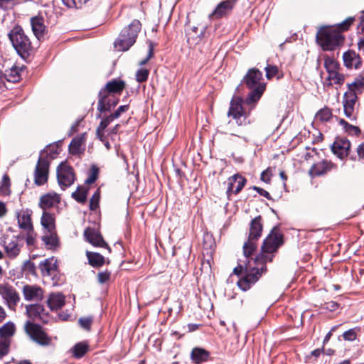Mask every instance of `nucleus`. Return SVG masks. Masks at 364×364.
I'll list each match as a JSON object with an SVG mask.
<instances>
[{"label": "nucleus", "mask_w": 364, "mask_h": 364, "mask_svg": "<svg viewBox=\"0 0 364 364\" xmlns=\"http://www.w3.org/2000/svg\"><path fill=\"white\" fill-rule=\"evenodd\" d=\"M114 119L111 114L105 117H103L97 128H100V129L105 130Z\"/></svg>", "instance_id": "864d4df0"}, {"label": "nucleus", "mask_w": 364, "mask_h": 364, "mask_svg": "<svg viewBox=\"0 0 364 364\" xmlns=\"http://www.w3.org/2000/svg\"><path fill=\"white\" fill-rule=\"evenodd\" d=\"M210 353L201 348L196 347L193 348L191 353V358L196 364L207 361L209 360Z\"/></svg>", "instance_id": "c85d7f7f"}, {"label": "nucleus", "mask_w": 364, "mask_h": 364, "mask_svg": "<svg viewBox=\"0 0 364 364\" xmlns=\"http://www.w3.org/2000/svg\"><path fill=\"white\" fill-rule=\"evenodd\" d=\"M24 328L30 338L38 345L47 346L50 344V338L43 331L41 326L27 321Z\"/></svg>", "instance_id": "1a4fd4ad"}, {"label": "nucleus", "mask_w": 364, "mask_h": 364, "mask_svg": "<svg viewBox=\"0 0 364 364\" xmlns=\"http://www.w3.org/2000/svg\"><path fill=\"white\" fill-rule=\"evenodd\" d=\"M149 71L146 68H141L136 73V80L139 82H145L149 76Z\"/></svg>", "instance_id": "a18cd8bd"}, {"label": "nucleus", "mask_w": 364, "mask_h": 364, "mask_svg": "<svg viewBox=\"0 0 364 364\" xmlns=\"http://www.w3.org/2000/svg\"><path fill=\"white\" fill-rule=\"evenodd\" d=\"M358 160L364 164V142L359 144L356 149Z\"/></svg>", "instance_id": "4d7b16f0"}, {"label": "nucleus", "mask_w": 364, "mask_h": 364, "mask_svg": "<svg viewBox=\"0 0 364 364\" xmlns=\"http://www.w3.org/2000/svg\"><path fill=\"white\" fill-rule=\"evenodd\" d=\"M358 97L357 93L353 90H348L344 94L343 100L348 102L350 104L355 105L357 101Z\"/></svg>", "instance_id": "49530a36"}, {"label": "nucleus", "mask_w": 364, "mask_h": 364, "mask_svg": "<svg viewBox=\"0 0 364 364\" xmlns=\"http://www.w3.org/2000/svg\"><path fill=\"white\" fill-rule=\"evenodd\" d=\"M10 178L9 176L6 173L3 176L2 180L0 183V193L4 196L9 195L10 193Z\"/></svg>", "instance_id": "4c0bfd02"}, {"label": "nucleus", "mask_w": 364, "mask_h": 364, "mask_svg": "<svg viewBox=\"0 0 364 364\" xmlns=\"http://www.w3.org/2000/svg\"><path fill=\"white\" fill-rule=\"evenodd\" d=\"M89 350V345L86 341L76 343L72 348L71 352L75 358H82Z\"/></svg>", "instance_id": "473e14b6"}, {"label": "nucleus", "mask_w": 364, "mask_h": 364, "mask_svg": "<svg viewBox=\"0 0 364 364\" xmlns=\"http://www.w3.org/2000/svg\"><path fill=\"white\" fill-rule=\"evenodd\" d=\"M84 236L86 240L93 246L105 247L109 250V252H111V248L104 240L101 234L94 228H86L84 231Z\"/></svg>", "instance_id": "4468645a"}, {"label": "nucleus", "mask_w": 364, "mask_h": 364, "mask_svg": "<svg viewBox=\"0 0 364 364\" xmlns=\"http://www.w3.org/2000/svg\"><path fill=\"white\" fill-rule=\"evenodd\" d=\"M49 169L48 161L40 156L34 172V181L35 183L38 186H42L46 183L48 181Z\"/></svg>", "instance_id": "9b49d317"}, {"label": "nucleus", "mask_w": 364, "mask_h": 364, "mask_svg": "<svg viewBox=\"0 0 364 364\" xmlns=\"http://www.w3.org/2000/svg\"><path fill=\"white\" fill-rule=\"evenodd\" d=\"M0 294L9 305H16L19 300L16 290L8 284L0 285Z\"/></svg>", "instance_id": "6ab92c4d"}, {"label": "nucleus", "mask_w": 364, "mask_h": 364, "mask_svg": "<svg viewBox=\"0 0 364 364\" xmlns=\"http://www.w3.org/2000/svg\"><path fill=\"white\" fill-rule=\"evenodd\" d=\"M110 278V272L106 270L97 274V280L100 284H104L109 281Z\"/></svg>", "instance_id": "603ef678"}, {"label": "nucleus", "mask_w": 364, "mask_h": 364, "mask_svg": "<svg viewBox=\"0 0 364 364\" xmlns=\"http://www.w3.org/2000/svg\"><path fill=\"white\" fill-rule=\"evenodd\" d=\"M332 117L331 110L328 107L321 109L315 116L316 120H318L321 122L328 121Z\"/></svg>", "instance_id": "e433bc0d"}, {"label": "nucleus", "mask_w": 364, "mask_h": 364, "mask_svg": "<svg viewBox=\"0 0 364 364\" xmlns=\"http://www.w3.org/2000/svg\"><path fill=\"white\" fill-rule=\"evenodd\" d=\"M324 66L328 72V74H329L331 72L337 71L339 65L333 58L327 57L324 60Z\"/></svg>", "instance_id": "58836bf2"}, {"label": "nucleus", "mask_w": 364, "mask_h": 364, "mask_svg": "<svg viewBox=\"0 0 364 364\" xmlns=\"http://www.w3.org/2000/svg\"><path fill=\"white\" fill-rule=\"evenodd\" d=\"M41 223L45 231L55 230V218L53 214L44 211L41 217Z\"/></svg>", "instance_id": "2f4dec72"}, {"label": "nucleus", "mask_w": 364, "mask_h": 364, "mask_svg": "<svg viewBox=\"0 0 364 364\" xmlns=\"http://www.w3.org/2000/svg\"><path fill=\"white\" fill-rule=\"evenodd\" d=\"M10 344V340L0 339V358L9 353Z\"/></svg>", "instance_id": "37998d69"}, {"label": "nucleus", "mask_w": 364, "mask_h": 364, "mask_svg": "<svg viewBox=\"0 0 364 364\" xmlns=\"http://www.w3.org/2000/svg\"><path fill=\"white\" fill-rule=\"evenodd\" d=\"M343 59L344 65L348 68L357 69L360 68L362 63L360 55L351 50L343 53Z\"/></svg>", "instance_id": "5701e85b"}, {"label": "nucleus", "mask_w": 364, "mask_h": 364, "mask_svg": "<svg viewBox=\"0 0 364 364\" xmlns=\"http://www.w3.org/2000/svg\"><path fill=\"white\" fill-rule=\"evenodd\" d=\"M98 173L99 168L95 166H92L90 171L89 176L86 179L85 183L87 184L93 183L97 180Z\"/></svg>", "instance_id": "c03bdc74"}, {"label": "nucleus", "mask_w": 364, "mask_h": 364, "mask_svg": "<svg viewBox=\"0 0 364 364\" xmlns=\"http://www.w3.org/2000/svg\"><path fill=\"white\" fill-rule=\"evenodd\" d=\"M263 229L260 215L252 220L250 225L248 240L244 243L243 252L245 255H253L257 248V241L261 237Z\"/></svg>", "instance_id": "0eeeda50"}, {"label": "nucleus", "mask_w": 364, "mask_h": 364, "mask_svg": "<svg viewBox=\"0 0 364 364\" xmlns=\"http://www.w3.org/2000/svg\"><path fill=\"white\" fill-rule=\"evenodd\" d=\"M26 313L28 316L32 319L40 318L43 320L47 316L43 306L38 304L26 306Z\"/></svg>", "instance_id": "393cba45"}, {"label": "nucleus", "mask_w": 364, "mask_h": 364, "mask_svg": "<svg viewBox=\"0 0 364 364\" xmlns=\"http://www.w3.org/2000/svg\"><path fill=\"white\" fill-rule=\"evenodd\" d=\"M265 71L267 78L271 79L277 74L278 68L274 65H267L265 68Z\"/></svg>", "instance_id": "3c124183"}, {"label": "nucleus", "mask_w": 364, "mask_h": 364, "mask_svg": "<svg viewBox=\"0 0 364 364\" xmlns=\"http://www.w3.org/2000/svg\"><path fill=\"white\" fill-rule=\"evenodd\" d=\"M23 292L25 299L28 301H38L43 297V290L37 286L26 285L23 287Z\"/></svg>", "instance_id": "b1692460"}, {"label": "nucleus", "mask_w": 364, "mask_h": 364, "mask_svg": "<svg viewBox=\"0 0 364 364\" xmlns=\"http://www.w3.org/2000/svg\"><path fill=\"white\" fill-rule=\"evenodd\" d=\"M153 55H154V50H153L152 46H150L149 53H148L146 58L145 59H144L143 60H141L139 63V65H145L149 60V59L153 56Z\"/></svg>", "instance_id": "0e129e2a"}, {"label": "nucleus", "mask_w": 364, "mask_h": 364, "mask_svg": "<svg viewBox=\"0 0 364 364\" xmlns=\"http://www.w3.org/2000/svg\"><path fill=\"white\" fill-rule=\"evenodd\" d=\"M43 277L53 278L58 273L57 260L54 257L46 259L39 264Z\"/></svg>", "instance_id": "dca6fc26"}, {"label": "nucleus", "mask_w": 364, "mask_h": 364, "mask_svg": "<svg viewBox=\"0 0 364 364\" xmlns=\"http://www.w3.org/2000/svg\"><path fill=\"white\" fill-rule=\"evenodd\" d=\"M283 235L277 228H274L263 241L261 253L256 257H262V262L267 266V262L272 261L274 256V254L283 245Z\"/></svg>", "instance_id": "39448f33"}, {"label": "nucleus", "mask_w": 364, "mask_h": 364, "mask_svg": "<svg viewBox=\"0 0 364 364\" xmlns=\"http://www.w3.org/2000/svg\"><path fill=\"white\" fill-rule=\"evenodd\" d=\"M4 245L6 255L11 259L16 257L19 255L22 247L19 243L18 239L14 237L9 241L5 240Z\"/></svg>", "instance_id": "412c9836"}, {"label": "nucleus", "mask_w": 364, "mask_h": 364, "mask_svg": "<svg viewBox=\"0 0 364 364\" xmlns=\"http://www.w3.org/2000/svg\"><path fill=\"white\" fill-rule=\"evenodd\" d=\"M350 146V141L346 137H336L331 148L335 155L343 159L348 156Z\"/></svg>", "instance_id": "ddd939ff"}, {"label": "nucleus", "mask_w": 364, "mask_h": 364, "mask_svg": "<svg viewBox=\"0 0 364 364\" xmlns=\"http://www.w3.org/2000/svg\"><path fill=\"white\" fill-rule=\"evenodd\" d=\"M261 180L265 183H269L270 181V177L269 174V171L266 170L262 172L261 173Z\"/></svg>", "instance_id": "338daca9"}, {"label": "nucleus", "mask_w": 364, "mask_h": 364, "mask_svg": "<svg viewBox=\"0 0 364 364\" xmlns=\"http://www.w3.org/2000/svg\"><path fill=\"white\" fill-rule=\"evenodd\" d=\"M41 239L48 250H55L60 247L59 238L55 230L44 231Z\"/></svg>", "instance_id": "4be33fe9"}, {"label": "nucleus", "mask_w": 364, "mask_h": 364, "mask_svg": "<svg viewBox=\"0 0 364 364\" xmlns=\"http://www.w3.org/2000/svg\"><path fill=\"white\" fill-rule=\"evenodd\" d=\"M18 224L21 229L26 232H33V227L31 222V211L28 209L16 213Z\"/></svg>", "instance_id": "a211bd4d"}, {"label": "nucleus", "mask_w": 364, "mask_h": 364, "mask_svg": "<svg viewBox=\"0 0 364 364\" xmlns=\"http://www.w3.org/2000/svg\"><path fill=\"white\" fill-rule=\"evenodd\" d=\"M18 0H0V9L9 10L14 8Z\"/></svg>", "instance_id": "de8ad7c7"}, {"label": "nucleus", "mask_w": 364, "mask_h": 364, "mask_svg": "<svg viewBox=\"0 0 364 364\" xmlns=\"http://www.w3.org/2000/svg\"><path fill=\"white\" fill-rule=\"evenodd\" d=\"M242 82L251 90L245 102L248 105L256 103L261 98L266 88V84L263 82L262 73L257 68H251L244 76Z\"/></svg>", "instance_id": "7ed1b4c3"}, {"label": "nucleus", "mask_w": 364, "mask_h": 364, "mask_svg": "<svg viewBox=\"0 0 364 364\" xmlns=\"http://www.w3.org/2000/svg\"><path fill=\"white\" fill-rule=\"evenodd\" d=\"M141 28L139 20L134 19L126 28L121 31L118 38L114 43V46L119 50L126 51L136 42L138 33Z\"/></svg>", "instance_id": "423d86ee"}, {"label": "nucleus", "mask_w": 364, "mask_h": 364, "mask_svg": "<svg viewBox=\"0 0 364 364\" xmlns=\"http://www.w3.org/2000/svg\"><path fill=\"white\" fill-rule=\"evenodd\" d=\"M8 36L17 53L23 59L28 58L33 48L30 38L25 33L23 29L19 26H16L11 30Z\"/></svg>", "instance_id": "20e7f679"}, {"label": "nucleus", "mask_w": 364, "mask_h": 364, "mask_svg": "<svg viewBox=\"0 0 364 364\" xmlns=\"http://www.w3.org/2000/svg\"><path fill=\"white\" fill-rule=\"evenodd\" d=\"M240 98L230 101L228 116L232 117L238 127H246L250 124L249 114L244 110Z\"/></svg>", "instance_id": "6e6552de"}, {"label": "nucleus", "mask_w": 364, "mask_h": 364, "mask_svg": "<svg viewBox=\"0 0 364 364\" xmlns=\"http://www.w3.org/2000/svg\"><path fill=\"white\" fill-rule=\"evenodd\" d=\"M57 178L59 186L63 190L70 186L75 181L73 168L66 162H62L57 168Z\"/></svg>", "instance_id": "9d476101"}, {"label": "nucleus", "mask_w": 364, "mask_h": 364, "mask_svg": "<svg viewBox=\"0 0 364 364\" xmlns=\"http://www.w3.org/2000/svg\"><path fill=\"white\" fill-rule=\"evenodd\" d=\"M254 190H255L260 196H264L267 199H271L270 194L267 191L264 190L262 188L257 187V186H253L252 188Z\"/></svg>", "instance_id": "052dcab7"}, {"label": "nucleus", "mask_w": 364, "mask_h": 364, "mask_svg": "<svg viewBox=\"0 0 364 364\" xmlns=\"http://www.w3.org/2000/svg\"><path fill=\"white\" fill-rule=\"evenodd\" d=\"M31 25L32 31L38 40L43 38L46 33V26L44 18L41 16H34L31 18Z\"/></svg>", "instance_id": "aec40b11"}, {"label": "nucleus", "mask_w": 364, "mask_h": 364, "mask_svg": "<svg viewBox=\"0 0 364 364\" xmlns=\"http://www.w3.org/2000/svg\"><path fill=\"white\" fill-rule=\"evenodd\" d=\"M86 255L89 261V264L95 267H99L105 264V257L97 252L87 251Z\"/></svg>", "instance_id": "72a5a7b5"}, {"label": "nucleus", "mask_w": 364, "mask_h": 364, "mask_svg": "<svg viewBox=\"0 0 364 364\" xmlns=\"http://www.w3.org/2000/svg\"><path fill=\"white\" fill-rule=\"evenodd\" d=\"M92 322V318L91 317H84L79 319L81 327L87 330L90 329Z\"/></svg>", "instance_id": "6e6d98bb"}, {"label": "nucleus", "mask_w": 364, "mask_h": 364, "mask_svg": "<svg viewBox=\"0 0 364 364\" xmlns=\"http://www.w3.org/2000/svg\"><path fill=\"white\" fill-rule=\"evenodd\" d=\"M87 188L78 187L77 189L72 193V197L78 203H85L87 200Z\"/></svg>", "instance_id": "c9c22d12"}, {"label": "nucleus", "mask_w": 364, "mask_h": 364, "mask_svg": "<svg viewBox=\"0 0 364 364\" xmlns=\"http://www.w3.org/2000/svg\"><path fill=\"white\" fill-rule=\"evenodd\" d=\"M360 18V23L358 26V28H357L358 33H360V31L364 33V11L362 13Z\"/></svg>", "instance_id": "69168bd1"}, {"label": "nucleus", "mask_w": 364, "mask_h": 364, "mask_svg": "<svg viewBox=\"0 0 364 364\" xmlns=\"http://www.w3.org/2000/svg\"><path fill=\"white\" fill-rule=\"evenodd\" d=\"M16 333V326L11 321H9L0 327V337L1 340H10Z\"/></svg>", "instance_id": "7c9ffc66"}, {"label": "nucleus", "mask_w": 364, "mask_h": 364, "mask_svg": "<svg viewBox=\"0 0 364 364\" xmlns=\"http://www.w3.org/2000/svg\"><path fill=\"white\" fill-rule=\"evenodd\" d=\"M104 131V129H100V128H97L96 129V136L101 141H105Z\"/></svg>", "instance_id": "774afa93"}, {"label": "nucleus", "mask_w": 364, "mask_h": 364, "mask_svg": "<svg viewBox=\"0 0 364 364\" xmlns=\"http://www.w3.org/2000/svg\"><path fill=\"white\" fill-rule=\"evenodd\" d=\"M128 109V105L119 106L113 114H111V115L113 117L114 119H117L118 117H120L122 112H127Z\"/></svg>", "instance_id": "13d9d810"}, {"label": "nucleus", "mask_w": 364, "mask_h": 364, "mask_svg": "<svg viewBox=\"0 0 364 364\" xmlns=\"http://www.w3.org/2000/svg\"><path fill=\"white\" fill-rule=\"evenodd\" d=\"M252 255H245L243 253V259H239L238 265L233 269L235 274H242L237 286L244 291L249 290L267 272V266L262 262V257L252 258Z\"/></svg>", "instance_id": "f257e3e1"}, {"label": "nucleus", "mask_w": 364, "mask_h": 364, "mask_svg": "<svg viewBox=\"0 0 364 364\" xmlns=\"http://www.w3.org/2000/svg\"><path fill=\"white\" fill-rule=\"evenodd\" d=\"M81 146V142L80 139H73L70 144V149L72 150L77 151Z\"/></svg>", "instance_id": "680f3d73"}, {"label": "nucleus", "mask_w": 364, "mask_h": 364, "mask_svg": "<svg viewBox=\"0 0 364 364\" xmlns=\"http://www.w3.org/2000/svg\"><path fill=\"white\" fill-rule=\"evenodd\" d=\"M247 180L239 174H235L228 180L227 194L230 196L232 193H239L246 183Z\"/></svg>", "instance_id": "2eb2a0df"}, {"label": "nucleus", "mask_w": 364, "mask_h": 364, "mask_svg": "<svg viewBox=\"0 0 364 364\" xmlns=\"http://www.w3.org/2000/svg\"><path fill=\"white\" fill-rule=\"evenodd\" d=\"M100 199V193L98 191H96L92 198L90 200V208L92 210H95L98 207V203Z\"/></svg>", "instance_id": "8fccbe9b"}, {"label": "nucleus", "mask_w": 364, "mask_h": 364, "mask_svg": "<svg viewBox=\"0 0 364 364\" xmlns=\"http://www.w3.org/2000/svg\"><path fill=\"white\" fill-rule=\"evenodd\" d=\"M125 87V83L123 80H113L108 82L106 86L101 91H105L106 94L110 95L112 93H121Z\"/></svg>", "instance_id": "c756f323"}, {"label": "nucleus", "mask_w": 364, "mask_h": 364, "mask_svg": "<svg viewBox=\"0 0 364 364\" xmlns=\"http://www.w3.org/2000/svg\"><path fill=\"white\" fill-rule=\"evenodd\" d=\"M354 21L353 17H348L338 25L337 31L331 26L321 27L316 33L317 43L324 50H333L343 43L341 31H347Z\"/></svg>", "instance_id": "f03ea898"}, {"label": "nucleus", "mask_w": 364, "mask_h": 364, "mask_svg": "<svg viewBox=\"0 0 364 364\" xmlns=\"http://www.w3.org/2000/svg\"><path fill=\"white\" fill-rule=\"evenodd\" d=\"M325 305H326L325 308L331 311H333L336 310L337 308L338 307V304L336 302L333 301L326 303Z\"/></svg>", "instance_id": "e2e57ef3"}, {"label": "nucleus", "mask_w": 364, "mask_h": 364, "mask_svg": "<svg viewBox=\"0 0 364 364\" xmlns=\"http://www.w3.org/2000/svg\"><path fill=\"white\" fill-rule=\"evenodd\" d=\"M59 201L60 197L58 194L55 193H48L41 197L39 206L41 207V208L46 210L58 203Z\"/></svg>", "instance_id": "a878e982"}, {"label": "nucleus", "mask_w": 364, "mask_h": 364, "mask_svg": "<svg viewBox=\"0 0 364 364\" xmlns=\"http://www.w3.org/2000/svg\"><path fill=\"white\" fill-rule=\"evenodd\" d=\"M343 338L346 341H353L357 338V333L355 329L351 328L343 333Z\"/></svg>", "instance_id": "09e8293b"}, {"label": "nucleus", "mask_w": 364, "mask_h": 364, "mask_svg": "<svg viewBox=\"0 0 364 364\" xmlns=\"http://www.w3.org/2000/svg\"><path fill=\"white\" fill-rule=\"evenodd\" d=\"M345 116L350 120L356 119V114L355 113L354 107H343Z\"/></svg>", "instance_id": "5fc2aeb1"}, {"label": "nucleus", "mask_w": 364, "mask_h": 364, "mask_svg": "<svg viewBox=\"0 0 364 364\" xmlns=\"http://www.w3.org/2000/svg\"><path fill=\"white\" fill-rule=\"evenodd\" d=\"M338 123L348 135L358 136L361 134V130L358 127L350 124L343 119H339Z\"/></svg>", "instance_id": "f704fd0d"}, {"label": "nucleus", "mask_w": 364, "mask_h": 364, "mask_svg": "<svg viewBox=\"0 0 364 364\" xmlns=\"http://www.w3.org/2000/svg\"><path fill=\"white\" fill-rule=\"evenodd\" d=\"M4 78L12 82H18L20 80V75L16 68H13L10 70L9 73H4Z\"/></svg>", "instance_id": "79ce46f5"}, {"label": "nucleus", "mask_w": 364, "mask_h": 364, "mask_svg": "<svg viewBox=\"0 0 364 364\" xmlns=\"http://www.w3.org/2000/svg\"><path fill=\"white\" fill-rule=\"evenodd\" d=\"M232 8V4L231 1L227 0L220 2L215 10L209 14V18H220L223 16L226 15Z\"/></svg>", "instance_id": "bb28decb"}, {"label": "nucleus", "mask_w": 364, "mask_h": 364, "mask_svg": "<svg viewBox=\"0 0 364 364\" xmlns=\"http://www.w3.org/2000/svg\"><path fill=\"white\" fill-rule=\"evenodd\" d=\"M47 303L50 310H58L65 305V296L61 293H52L50 294Z\"/></svg>", "instance_id": "cd10ccee"}, {"label": "nucleus", "mask_w": 364, "mask_h": 364, "mask_svg": "<svg viewBox=\"0 0 364 364\" xmlns=\"http://www.w3.org/2000/svg\"><path fill=\"white\" fill-rule=\"evenodd\" d=\"M344 75L341 74L337 71L331 72L328 74L327 77V80L331 82V83L341 85L344 82Z\"/></svg>", "instance_id": "ea45409f"}, {"label": "nucleus", "mask_w": 364, "mask_h": 364, "mask_svg": "<svg viewBox=\"0 0 364 364\" xmlns=\"http://www.w3.org/2000/svg\"><path fill=\"white\" fill-rule=\"evenodd\" d=\"M118 103V100L111 95L106 94L105 91L99 92V100L97 103V110L100 112L97 117H102V113L109 112L112 107H114Z\"/></svg>", "instance_id": "f8f14e48"}, {"label": "nucleus", "mask_w": 364, "mask_h": 364, "mask_svg": "<svg viewBox=\"0 0 364 364\" xmlns=\"http://www.w3.org/2000/svg\"><path fill=\"white\" fill-rule=\"evenodd\" d=\"M364 87V77L355 79L352 83L348 84V90H353L355 92Z\"/></svg>", "instance_id": "a19ab883"}, {"label": "nucleus", "mask_w": 364, "mask_h": 364, "mask_svg": "<svg viewBox=\"0 0 364 364\" xmlns=\"http://www.w3.org/2000/svg\"><path fill=\"white\" fill-rule=\"evenodd\" d=\"M25 270L29 272L31 274H34L36 272V265L31 261H26L24 264Z\"/></svg>", "instance_id": "bf43d9fd"}, {"label": "nucleus", "mask_w": 364, "mask_h": 364, "mask_svg": "<svg viewBox=\"0 0 364 364\" xmlns=\"http://www.w3.org/2000/svg\"><path fill=\"white\" fill-rule=\"evenodd\" d=\"M335 168H336L335 164L332 163L331 161L323 160L314 164L309 170V173L312 176H319Z\"/></svg>", "instance_id": "f3484780"}]
</instances>
